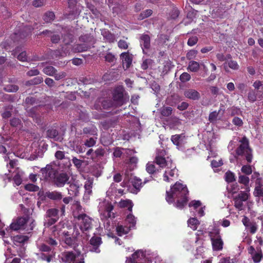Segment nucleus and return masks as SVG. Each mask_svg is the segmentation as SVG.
<instances>
[{"instance_id": "f704fd0d", "label": "nucleus", "mask_w": 263, "mask_h": 263, "mask_svg": "<svg viewBox=\"0 0 263 263\" xmlns=\"http://www.w3.org/2000/svg\"><path fill=\"white\" fill-rule=\"evenodd\" d=\"M43 77L41 76H37L29 81H26L25 83V85L26 86L39 85V84H41L43 82Z\"/></svg>"}, {"instance_id": "20e7f679", "label": "nucleus", "mask_w": 263, "mask_h": 263, "mask_svg": "<svg viewBox=\"0 0 263 263\" xmlns=\"http://www.w3.org/2000/svg\"><path fill=\"white\" fill-rule=\"evenodd\" d=\"M125 89L122 85L115 87L112 91V99L116 107H120L126 102L125 97Z\"/></svg>"}, {"instance_id": "e2e57ef3", "label": "nucleus", "mask_w": 263, "mask_h": 263, "mask_svg": "<svg viewBox=\"0 0 263 263\" xmlns=\"http://www.w3.org/2000/svg\"><path fill=\"white\" fill-rule=\"evenodd\" d=\"M146 170L149 174H154L156 172V166L154 164L147 163Z\"/></svg>"}, {"instance_id": "bb28decb", "label": "nucleus", "mask_w": 263, "mask_h": 263, "mask_svg": "<svg viewBox=\"0 0 263 263\" xmlns=\"http://www.w3.org/2000/svg\"><path fill=\"white\" fill-rule=\"evenodd\" d=\"M91 48L89 44L84 43L75 45L73 47L74 52H82L86 51Z\"/></svg>"}, {"instance_id": "ddd939ff", "label": "nucleus", "mask_w": 263, "mask_h": 263, "mask_svg": "<svg viewBox=\"0 0 263 263\" xmlns=\"http://www.w3.org/2000/svg\"><path fill=\"white\" fill-rule=\"evenodd\" d=\"M69 176L66 173H57L53 180L54 184L57 187H62L66 183H69Z\"/></svg>"}, {"instance_id": "58836bf2", "label": "nucleus", "mask_w": 263, "mask_h": 263, "mask_svg": "<svg viewBox=\"0 0 263 263\" xmlns=\"http://www.w3.org/2000/svg\"><path fill=\"white\" fill-rule=\"evenodd\" d=\"M224 180L228 183H232L235 181V176L233 172L228 171L224 174Z\"/></svg>"}, {"instance_id": "de8ad7c7", "label": "nucleus", "mask_w": 263, "mask_h": 263, "mask_svg": "<svg viewBox=\"0 0 263 263\" xmlns=\"http://www.w3.org/2000/svg\"><path fill=\"white\" fill-rule=\"evenodd\" d=\"M28 240L27 236L17 235L13 237V241L15 242L23 243Z\"/></svg>"}, {"instance_id": "37998d69", "label": "nucleus", "mask_w": 263, "mask_h": 263, "mask_svg": "<svg viewBox=\"0 0 263 263\" xmlns=\"http://www.w3.org/2000/svg\"><path fill=\"white\" fill-rule=\"evenodd\" d=\"M188 225L193 230H196L200 224L199 221L196 218H191L188 220Z\"/></svg>"}, {"instance_id": "f3484780", "label": "nucleus", "mask_w": 263, "mask_h": 263, "mask_svg": "<svg viewBox=\"0 0 263 263\" xmlns=\"http://www.w3.org/2000/svg\"><path fill=\"white\" fill-rule=\"evenodd\" d=\"M101 243L102 239L100 237L92 236L89 240V244L91 246V248L90 249V251L97 253H100V250L99 249V247Z\"/></svg>"}, {"instance_id": "c85d7f7f", "label": "nucleus", "mask_w": 263, "mask_h": 263, "mask_svg": "<svg viewBox=\"0 0 263 263\" xmlns=\"http://www.w3.org/2000/svg\"><path fill=\"white\" fill-rule=\"evenodd\" d=\"M68 7L70 9V14H79L80 12L77 8V0H68Z\"/></svg>"}, {"instance_id": "aec40b11", "label": "nucleus", "mask_w": 263, "mask_h": 263, "mask_svg": "<svg viewBox=\"0 0 263 263\" xmlns=\"http://www.w3.org/2000/svg\"><path fill=\"white\" fill-rule=\"evenodd\" d=\"M33 28L31 26H25L21 31L17 33H15L16 37H19L21 39H25L27 36H29Z\"/></svg>"}, {"instance_id": "49530a36", "label": "nucleus", "mask_w": 263, "mask_h": 263, "mask_svg": "<svg viewBox=\"0 0 263 263\" xmlns=\"http://www.w3.org/2000/svg\"><path fill=\"white\" fill-rule=\"evenodd\" d=\"M173 109L171 107L163 106L160 109V114L164 117H169L172 114Z\"/></svg>"}, {"instance_id": "6e6d98bb", "label": "nucleus", "mask_w": 263, "mask_h": 263, "mask_svg": "<svg viewBox=\"0 0 263 263\" xmlns=\"http://www.w3.org/2000/svg\"><path fill=\"white\" fill-rule=\"evenodd\" d=\"M216 57H217V59L221 62H223V61L226 62L227 60L232 59L231 54H226V56H224L223 55V54L221 53H217L216 54Z\"/></svg>"}, {"instance_id": "cd10ccee", "label": "nucleus", "mask_w": 263, "mask_h": 263, "mask_svg": "<svg viewBox=\"0 0 263 263\" xmlns=\"http://www.w3.org/2000/svg\"><path fill=\"white\" fill-rule=\"evenodd\" d=\"M119 207L121 208H127V210L130 212H132L133 207V203L130 199H121L119 202Z\"/></svg>"}, {"instance_id": "052dcab7", "label": "nucleus", "mask_w": 263, "mask_h": 263, "mask_svg": "<svg viewBox=\"0 0 263 263\" xmlns=\"http://www.w3.org/2000/svg\"><path fill=\"white\" fill-rule=\"evenodd\" d=\"M241 172L246 175H249L252 174V170L251 166L248 165H245L241 167Z\"/></svg>"}, {"instance_id": "69168bd1", "label": "nucleus", "mask_w": 263, "mask_h": 263, "mask_svg": "<svg viewBox=\"0 0 263 263\" xmlns=\"http://www.w3.org/2000/svg\"><path fill=\"white\" fill-rule=\"evenodd\" d=\"M248 99L251 102H254L256 101V93L255 91L251 90L249 92L248 95Z\"/></svg>"}, {"instance_id": "3c124183", "label": "nucleus", "mask_w": 263, "mask_h": 263, "mask_svg": "<svg viewBox=\"0 0 263 263\" xmlns=\"http://www.w3.org/2000/svg\"><path fill=\"white\" fill-rule=\"evenodd\" d=\"M153 14V10L151 9H147L140 13L139 19L140 20H144Z\"/></svg>"}, {"instance_id": "39448f33", "label": "nucleus", "mask_w": 263, "mask_h": 263, "mask_svg": "<svg viewBox=\"0 0 263 263\" xmlns=\"http://www.w3.org/2000/svg\"><path fill=\"white\" fill-rule=\"evenodd\" d=\"M99 212L101 215L106 219H114L116 216L117 212L115 210V206L109 201H105L102 203Z\"/></svg>"}, {"instance_id": "bf43d9fd", "label": "nucleus", "mask_w": 263, "mask_h": 263, "mask_svg": "<svg viewBox=\"0 0 263 263\" xmlns=\"http://www.w3.org/2000/svg\"><path fill=\"white\" fill-rule=\"evenodd\" d=\"M39 189V186L34 184H27L25 185V189L28 191L36 192Z\"/></svg>"}, {"instance_id": "c9c22d12", "label": "nucleus", "mask_w": 263, "mask_h": 263, "mask_svg": "<svg viewBox=\"0 0 263 263\" xmlns=\"http://www.w3.org/2000/svg\"><path fill=\"white\" fill-rule=\"evenodd\" d=\"M43 72L46 75L49 76H53L55 73L57 72V70L53 66H47L43 68Z\"/></svg>"}, {"instance_id": "9d476101", "label": "nucleus", "mask_w": 263, "mask_h": 263, "mask_svg": "<svg viewBox=\"0 0 263 263\" xmlns=\"http://www.w3.org/2000/svg\"><path fill=\"white\" fill-rule=\"evenodd\" d=\"M165 156L166 152L163 149H161L158 152L155 159V163L162 168L172 167L171 166H169L170 161L166 160Z\"/></svg>"}, {"instance_id": "7ed1b4c3", "label": "nucleus", "mask_w": 263, "mask_h": 263, "mask_svg": "<svg viewBox=\"0 0 263 263\" xmlns=\"http://www.w3.org/2000/svg\"><path fill=\"white\" fill-rule=\"evenodd\" d=\"M61 259L65 263H84L81 251L74 249L73 251H65L61 253Z\"/></svg>"}, {"instance_id": "7c9ffc66", "label": "nucleus", "mask_w": 263, "mask_h": 263, "mask_svg": "<svg viewBox=\"0 0 263 263\" xmlns=\"http://www.w3.org/2000/svg\"><path fill=\"white\" fill-rule=\"evenodd\" d=\"M176 172L175 167L172 168L171 170H165L163 175V180L167 182L172 181L173 179L170 178L169 176L171 177H174Z\"/></svg>"}, {"instance_id": "c03bdc74", "label": "nucleus", "mask_w": 263, "mask_h": 263, "mask_svg": "<svg viewBox=\"0 0 263 263\" xmlns=\"http://www.w3.org/2000/svg\"><path fill=\"white\" fill-rule=\"evenodd\" d=\"M250 179L246 175H239L238 178V182L244 184L246 187L249 186Z\"/></svg>"}, {"instance_id": "338daca9", "label": "nucleus", "mask_w": 263, "mask_h": 263, "mask_svg": "<svg viewBox=\"0 0 263 263\" xmlns=\"http://www.w3.org/2000/svg\"><path fill=\"white\" fill-rule=\"evenodd\" d=\"M15 221L17 224L20 225L21 227H22L23 229L24 227L27 223V219L25 217H21L18 218Z\"/></svg>"}, {"instance_id": "72a5a7b5", "label": "nucleus", "mask_w": 263, "mask_h": 263, "mask_svg": "<svg viewBox=\"0 0 263 263\" xmlns=\"http://www.w3.org/2000/svg\"><path fill=\"white\" fill-rule=\"evenodd\" d=\"M80 187L77 184H71L68 188V194L70 196H77L79 195Z\"/></svg>"}, {"instance_id": "393cba45", "label": "nucleus", "mask_w": 263, "mask_h": 263, "mask_svg": "<svg viewBox=\"0 0 263 263\" xmlns=\"http://www.w3.org/2000/svg\"><path fill=\"white\" fill-rule=\"evenodd\" d=\"M47 135L48 138L53 139L56 141H60L62 140L58 131L53 128H49L47 130Z\"/></svg>"}, {"instance_id": "2f4dec72", "label": "nucleus", "mask_w": 263, "mask_h": 263, "mask_svg": "<svg viewBox=\"0 0 263 263\" xmlns=\"http://www.w3.org/2000/svg\"><path fill=\"white\" fill-rule=\"evenodd\" d=\"M42 107H43L42 105H39L30 108H29V107H27L26 111L28 116L32 118H36L39 115L37 112L38 109Z\"/></svg>"}, {"instance_id": "412c9836", "label": "nucleus", "mask_w": 263, "mask_h": 263, "mask_svg": "<svg viewBox=\"0 0 263 263\" xmlns=\"http://www.w3.org/2000/svg\"><path fill=\"white\" fill-rule=\"evenodd\" d=\"M210 240L212 242V247H213L214 251H219L222 250L223 242L221 237L212 239Z\"/></svg>"}, {"instance_id": "864d4df0", "label": "nucleus", "mask_w": 263, "mask_h": 263, "mask_svg": "<svg viewBox=\"0 0 263 263\" xmlns=\"http://www.w3.org/2000/svg\"><path fill=\"white\" fill-rule=\"evenodd\" d=\"M97 137H91L88 138L85 141V145L87 147H92L96 143Z\"/></svg>"}, {"instance_id": "c756f323", "label": "nucleus", "mask_w": 263, "mask_h": 263, "mask_svg": "<svg viewBox=\"0 0 263 263\" xmlns=\"http://www.w3.org/2000/svg\"><path fill=\"white\" fill-rule=\"evenodd\" d=\"M117 234L119 236H122L123 235L127 234L130 230V227L128 226H123L121 225H118L116 226Z\"/></svg>"}, {"instance_id": "0eeeda50", "label": "nucleus", "mask_w": 263, "mask_h": 263, "mask_svg": "<svg viewBox=\"0 0 263 263\" xmlns=\"http://www.w3.org/2000/svg\"><path fill=\"white\" fill-rule=\"evenodd\" d=\"M248 251L253 260V263H260L263 260V252L260 247L251 246L248 248Z\"/></svg>"}, {"instance_id": "f257e3e1", "label": "nucleus", "mask_w": 263, "mask_h": 263, "mask_svg": "<svg viewBox=\"0 0 263 263\" xmlns=\"http://www.w3.org/2000/svg\"><path fill=\"white\" fill-rule=\"evenodd\" d=\"M188 194L186 185L176 182L171 187L170 192H166L165 200L169 204L174 203L176 208L182 209L188 202Z\"/></svg>"}, {"instance_id": "f8f14e48", "label": "nucleus", "mask_w": 263, "mask_h": 263, "mask_svg": "<svg viewBox=\"0 0 263 263\" xmlns=\"http://www.w3.org/2000/svg\"><path fill=\"white\" fill-rule=\"evenodd\" d=\"M239 142L240 144L236 149L235 153L238 156H243L251 148L249 146V141L246 136L242 137Z\"/></svg>"}, {"instance_id": "5701e85b", "label": "nucleus", "mask_w": 263, "mask_h": 263, "mask_svg": "<svg viewBox=\"0 0 263 263\" xmlns=\"http://www.w3.org/2000/svg\"><path fill=\"white\" fill-rule=\"evenodd\" d=\"M79 40L82 42L89 44L90 47H91L96 42V40L94 38V36L88 33L82 35L80 37Z\"/></svg>"}, {"instance_id": "e433bc0d", "label": "nucleus", "mask_w": 263, "mask_h": 263, "mask_svg": "<svg viewBox=\"0 0 263 263\" xmlns=\"http://www.w3.org/2000/svg\"><path fill=\"white\" fill-rule=\"evenodd\" d=\"M222 109L220 108L218 111H214L211 112L209 115L208 120L210 123H214L216 122L218 117Z\"/></svg>"}, {"instance_id": "1a4fd4ad", "label": "nucleus", "mask_w": 263, "mask_h": 263, "mask_svg": "<svg viewBox=\"0 0 263 263\" xmlns=\"http://www.w3.org/2000/svg\"><path fill=\"white\" fill-rule=\"evenodd\" d=\"M41 172L44 180L50 181L53 180L58 173V171L52 165L47 164L45 167L41 170Z\"/></svg>"}, {"instance_id": "4d7b16f0", "label": "nucleus", "mask_w": 263, "mask_h": 263, "mask_svg": "<svg viewBox=\"0 0 263 263\" xmlns=\"http://www.w3.org/2000/svg\"><path fill=\"white\" fill-rule=\"evenodd\" d=\"M105 60L107 62L113 63L116 60L115 55L111 52H108L104 56Z\"/></svg>"}, {"instance_id": "13d9d810", "label": "nucleus", "mask_w": 263, "mask_h": 263, "mask_svg": "<svg viewBox=\"0 0 263 263\" xmlns=\"http://www.w3.org/2000/svg\"><path fill=\"white\" fill-rule=\"evenodd\" d=\"M18 89V86L14 84L8 85L4 88V90L7 92H16Z\"/></svg>"}, {"instance_id": "a18cd8bd", "label": "nucleus", "mask_w": 263, "mask_h": 263, "mask_svg": "<svg viewBox=\"0 0 263 263\" xmlns=\"http://www.w3.org/2000/svg\"><path fill=\"white\" fill-rule=\"evenodd\" d=\"M45 243L49 246V248H52L53 250L55 251V248L58 246V241L54 239L49 237L45 240Z\"/></svg>"}, {"instance_id": "6ab92c4d", "label": "nucleus", "mask_w": 263, "mask_h": 263, "mask_svg": "<svg viewBox=\"0 0 263 263\" xmlns=\"http://www.w3.org/2000/svg\"><path fill=\"white\" fill-rule=\"evenodd\" d=\"M120 58L123 66L125 65L126 68L128 69L130 67L133 60L132 54H129L128 52H123L120 54Z\"/></svg>"}, {"instance_id": "a211bd4d", "label": "nucleus", "mask_w": 263, "mask_h": 263, "mask_svg": "<svg viewBox=\"0 0 263 263\" xmlns=\"http://www.w3.org/2000/svg\"><path fill=\"white\" fill-rule=\"evenodd\" d=\"M184 95L186 98L193 100H198L201 97L200 93L193 89L186 90L184 92Z\"/></svg>"}, {"instance_id": "ea45409f", "label": "nucleus", "mask_w": 263, "mask_h": 263, "mask_svg": "<svg viewBox=\"0 0 263 263\" xmlns=\"http://www.w3.org/2000/svg\"><path fill=\"white\" fill-rule=\"evenodd\" d=\"M77 239L74 237H68L64 238V242L70 247L74 248L76 245Z\"/></svg>"}, {"instance_id": "8fccbe9b", "label": "nucleus", "mask_w": 263, "mask_h": 263, "mask_svg": "<svg viewBox=\"0 0 263 263\" xmlns=\"http://www.w3.org/2000/svg\"><path fill=\"white\" fill-rule=\"evenodd\" d=\"M58 212L59 211L57 209H48L46 212V217H56L58 218Z\"/></svg>"}, {"instance_id": "473e14b6", "label": "nucleus", "mask_w": 263, "mask_h": 263, "mask_svg": "<svg viewBox=\"0 0 263 263\" xmlns=\"http://www.w3.org/2000/svg\"><path fill=\"white\" fill-rule=\"evenodd\" d=\"M228 66L234 70L238 69L239 68V66L236 61L233 60L232 59L226 60L223 64V67L225 70H227V67Z\"/></svg>"}, {"instance_id": "a878e982", "label": "nucleus", "mask_w": 263, "mask_h": 263, "mask_svg": "<svg viewBox=\"0 0 263 263\" xmlns=\"http://www.w3.org/2000/svg\"><path fill=\"white\" fill-rule=\"evenodd\" d=\"M220 229L216 224H214L213 228L208 231V235L210 239L221 237L220 235Z\"/></svg>"}, {"instance_id": "f03ea898", "label": "nucleus", "mask_w": 263, "mask_h": 263, "mask_svg": "<svg viewBox=\"0 0 263 263\" xmlns=\"http://www.w3.org/2000/svg\"><path fill=\"white\" fill-rule=\"evenodd\" d=\"M37 247L39 252L36 255L39 260L45 261L47 263L53 260L55 256V251L53 250L52 248H49L47 244L44 242L38 244Z\"/></svg>"}, {"instance_id": "0e129e2a", "label": "nucleus", "mask_w": 263, "mask_h": 263, "mask_svg": "<svg viewBox=\"0 0 263 263\" xmlns=\"http://www.w3.org/2000/svg\"><path fill=\"white\" fill-rule=\"evenodd\" d=\"M125 149L124 148L116 147L114 149L113 156L116 158L120 157L122 155V150Z\"/></svg>"}, {"instance_id": "dca6fc26", "label": "nucleus", "mask_w": 263, "mask_h": 263, "mask_svg": "<svg viewBox=\"0 0 263 263\" xmlns=\"http://www.w3.org/2000/svg\"><path fill=\"white\" fill-rule=\"evenodd\" d=\"M126 263H149L146 259L143 253L140 251H136L131 257L127 258Z\"/></svg>"}, {"instance_id": "6e6552de", "label": "nucleus", "mask_w": 263, "mask_h": 263, "mask_svg": "<svg viewBox=\"0 0 263 263\" xmlns=\"http://www.w3.org/2000/svg\"><path fill=\"white\" fill-rule=\"evenodd\" d=\"M249 195L245 192L240 191L239 194L233 197L234 205L235 208L240 211L243 210V202L248 199Z\"/></svg>"}, {"instance_id": "603ef678", "label": "nucleus", "mask_w": 263, "mask_h": 263, "mask_svg": "<svg viewBox=\"0 0 263 263\" xmlns=\"http://www.w3.org/2000/svg\"><path fill=\"white\" fill-rule=\"evenodd\" d=\"M190 79L191 76L189 73L186 72H184L183 73H182L179 77V80L182 83L187 82L189 81Z\"/></svg>"}, {"instance_id": "b1692460", "label": "nucleus", "mask_w": 263, "mask_h": 263, "mask_svg": "<svg viewBox=\"0 0 263 263\" xmlns=\"http://www.w3.org/2000/svg\"><path fill=\"white\" fill-rule=\"evenodd\" d=\"M44 198H47L53 200H59L62 199V195L61 193L57 191H48L45 193Z\"/></svg>"}, {"instance_id": "a19ab883", "label": "nucleus", "mask_w": 263, "mask_h": 263, "mask_svg": "<svg viewBox=\"0 0 263 263\" xmlns=\"http://www.w3.org/2000/svg\"><path fill=\"white\" fill-rule=\"evenodd\" d=\"M105 154V151L103 148L102 147L98 148L97 149L95 152L91 156V159L92 160H95L97 158L101 157L104 156Z\"/></svg>"}, {"instance_id": "4468645a", "label": "nucleus", "mask_w": 263, "mask_h": 263, "mask_svg": "<svg viewBox=\"0 0 263 263\" xmlns=\"http://www.w3.org/2000/svg\"><path fill=\"white\" fill-rule=\"evenodd\" d=\"M140 46L143 54H147L151 48V38L149 35L142 34L139 38Z\"/></svg>"}, {"instance_id": "423d86ee", "label": "nucleus", "mask_w": 263, "mask_h": 263, "mask_svg": "<svg viewBox=\"0 0 263 263\" xmlns=\"http://www.w3.org/2000/svg\"><path fill=\"white\" fill-rule=\"evenodd\" d=\"M76 218L78 220V226L83 232L88 231L92 228L93 219L86 214H80Z\"/></svg>"}, {"instance_id": "09e8293b", "label": "nucleus", "mask_w": 263, "mask_h": 263, "mask_svg": "<svg viewBox=\"0 0 263 263\" xmlns=\"http://www.w3.org/2000/svg\"><path fill=\"white\" fill-rule=\"evenodd\" d=\"M55 17L54 12H45L43 15V20L46 23H49L53 20Z\"/></svg>"}, {"instance_id": "79ce46f5", "label": "nucleus", "mask_w": 263, "mask_h": 263, "mask_svg": "<svg viewBox=\"0 0 263 263\" xmlns=\"http://www.w3.org/2000/svg\"><path fill=\"white\" fill-rule=\"evenodd\" d=\"M200 65L198 62L191 61L189 63L188 69L193 72H196L199 70Z\"/></svg>"}, {"instance_id": "9b49d317", "label": "nucleus", "mask_w": 263, "mask_h": 263, "mask_svg": "<svg viewBox=\"0 0 263 263\" xmlns=\"http://www.w3.org/2000/svg\"><path fill=\"white\" fill-rule=\"evenodd\" d=\"M147 182V180H145L142 182L141 179L137 177H134L131 179V185L129 186L128 190L131 193L137 194L138 193L140 192L143 184L146 183Z\"/></svg>"}, {"instance_id": "4be33fe9", "label": "nucleus", "mask_w": 263, "mask_h": 263, "mask_svg": "<svg viewBox=\"0 0 263 263\" xmlns=\"http://www.w3.org/2000/svg\"><path fill=\"white\" fill-rule=\"evenodd\" d=\"M101 34L103 37L104 40H105V42H108L110 43L115 42V35L114 34L112 33L109 30L105 29H103L101 31Z\"/></svg>"}, {"instance_id": "5fc2aeb1", "label": "nucleus", "mask_w": 263, "mask_h": 263, "mask_svg": "<svg viewBox=\"0 0 263 263\" xmlns=\"http://www.w3.org/2000/svg\"><path fill=\"white\" fill-rule=\"evenodd\" d=\"M181 138V135H173L171 137V141H172L173 143L177 146H179L180 145V140Z\"/></svg>"}, {"instance_id": "680f3d73", "label": "nucleus", "mask_w": 263, "mask_h": 263, "mask_svg": "<svg viewBox=\"0 0 263 263\" xmlns=\"http://www.w3.org/2000/svg\"><path fill=\"white\" fill-rule=\"evenodd\" d=\"M118 46L121 49H127L128 48V43L125 40H119Z\"/></svg>"}, {"instance_id": "4c0bfd02", "label": "nucleus", "mask_w": 263, "mask_h": 263, "mask_svg": "<svg viewBox=\"0 0 263 263\" xmlns=\"http://www.w3.org/2000/svg\"><path fill=\"white\" fill-rule=\"evenodd\" d=\"M126 222L129 224L128 227L131 229L135 228L136 221L135 216L132 213H130L127 215L126 218Z\"/></svg>"}, {"instance_id": "2eb2a0df", "label": "nucleus", "mask_w": 263, "mask_h": 263, "mask_svg": "<svg viewBox=\"0 0 263 263\" xmlns=\"http://www.w3.org/2000/svg\"><path fill=\"white\" fill-rule=\"evenodd\" d=\"M113 107H115V103L110 99H103L102 101L99 100L95 105V108L97 110L101 109L108 110Z\"/></svg>"}, {"instance_id": "774afa93", "label": "nucleus", "mask_w": 263, "mask_h": 263, "mask_svg": "<svg viewBox=\"0 0 263 263\" xmlns=\"http://www.w3.org/2000/svg\"><path fill=\"white\" fill-rule=\"evenodd\" d=\"M198 42V38L197 36H194L189 38L187 41V45L190 46H193Z\"/></svg>"}]
</instances>
